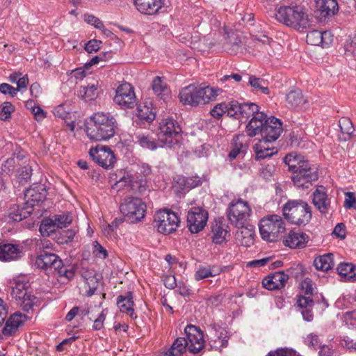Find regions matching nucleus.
<instances>
[{
    "instance_id": "15",
    "label": "nucleus",
    "mask_w": 356,
    "mask_h": 356,
    "mask_svg": "<svg viewBox=\"0 0 356 356\" xmlns=\"http://www.w3.org/2000/svg\"><path fill=\"white\" fill-rule=\"evenodd\" d=\"M261 124L255 131V136L260 134L261 139L266 141H275L283 131L282 122L273 116L262 118Z\"/></svg>"
},
{
    "instance_id": "18",
    "label": "nucleus",
    "mask_w": 356,
    "mask_h": 356,
    "mask_svg": "<svg viewBox=\"0 0 356 356\" xmlns=\"http://www.w3.org/2000/svg\"><path fill=\"white\" fill-rule=\"evenodd\" d=\"M208 212L201 207L191 208L187 214V225L191 233L202 231L207 222Z\"/></svg>"
},
{
    "instance_id": "36",
    "label": "nucleus",
    "mask_w": 356,
    "mask_h": 356,
    "mask_svg": "<svg viewBox=\"0 0 356 356\" xmlns=\"http://www.w3.org/2000/svg\"><path fill=\"white\" fill-rule=\"evenodd\" d=\"M32 212L33 209L31 206L25 204L24 207H19L16 205L10 208L9 217L13 221L19 222L23 219L28 218Z\"/></svg>"
},
{
    "instance_id": "42",
    "label": "nucleus",
    "mask_w": 356,
    "mask_h": 356,
    "mask_svg": "<svg viewBox=\"0 0 356 356\" xmlns=\"http://www.w3.org/2000/svg\"><path fill=\"white\" fill-rule=\"evenodd\" d=\"M135 138L136 143H138L143 148L154 150L158 146H161V145L156 142L155 139L149 135L138 133L136 134Z\"/></svg>"
},
{
    "instance_id": "25",
    "label": "nucleus",
    "mask_w": 356,
    "mask_h": 356,
    "mask_svg": "<svg viewBox=\"0 0 356 356\" xmlns=\"http://www.w3.org/2000/svg\"><path fill=\"white\" fill-rule=\"evenodd\" d=\"M289 279L283 271H277L266 277L262 281L263 286L268 290H276L284 287Z\"/></svg>"
},
{
    "instance_id": "22",
    "label": "nucleus",
    "mask_w": 356,
    "mask_h": 356,
    "mask_svg": "<svg viewBox=\"0 0 356 356\" xmlns=\"http://www.w3.org/2000/svg\"><path fill=\"white\" fill-rule=\"evenodd\" d=\"M134 4L139 13L149 16L157 15L163 6L161 0H134Z\"/></svg>"
},
{
    "instance_id": "14",
    "label": "nucleus",
    "mask_w": 356,
    "mask_h": 356,
    "mask_svg": "<svg viewBox=\"0 0 356 356\" xmlns=\"http://www.w3.org/2000/svg\"><path fill=\"white\" fill-rule=\"evenodd\" d=\"M154 218V226L159 233L170 234L178 227L179 217L177 213L169 209L158 211Z\"/></svg>"
},
{
    "instance_id": "11",
    "label": "nucleus",
    "mask_w": 356,
    "mask_h": 356,
    "mask_svg": "<svg viewBox=\"0 0 356 356\" xmlns=\"http://www.w3.org/2000/svg\"><path fill=\"white\" fill-rule=\"evenodd\" d=\"M251 212L248 203L238 199L236 201H232L229 204L227 214L232 225L236 227H241L247 225Z\"/></svg>"
},
{
    "instance_id": "20",
    "label": "nucleus",
    "mask_w": 356,
    "mask_h": 356,
    "mask_svg": "<svg viewBox=\"0 0 356 356\" xmlns=\"http://www.w3.org/2000/svg\"><path fill=\"white\" fill-rule=\"evenodd\" d=\"M47 191L44 185L40 184L29 188L24 193L25 204L31 206L33 210V207L40 202H43L47 197Z\"/></svg>"
},
{
    "instance_id": "33",
    "label": "nucleus",
    "mask_w": 356,
    "mask_h": 356,
    "mask_svg": "<svg viewBox=\"0 0 356 356\" xmlns=\"http://www.w3.org/2000/svg\"><path fill=\"white\" fill-rule=\"evenodd\" d=\"M236 238L241 241V244L246 247H250L254 243V231L252 226L237 227Z\"/></svg>"
},
{
    "instance_id": "62",
    "label": "nucleus",
    "mask_w": 356,
    "mask_h": 356,
    "mask_svg": "<svg viewBox=\"0 0 356 356\" xmlns=\"http://www.w3.org/2000/svg\"><path fill=\"white\" fill-rule=\"evenodd\" d=\"M29 81L27 74L21 76L17 79L16 90L17 92H24L26 90Z\"/></svg>"
},
{
    "instance_id": "49",
    "label": "nucleus",
    "mask_w": 356,
    "mask_h": 356,
    "mask_svg": "<svg viewBox=\"0 0 356 356\" xmlns=\"http://www.w3.org/2000/svg\"><path fill=\"white\" fill-rule=\"evenodd\" d=\"M339 125L342 134L346 136L344 139L350 138L354 131V127L351 120L348 118L343 117L339 120Z\"/></svg>"
},
{
    "instance_id": "8",
    "label": "nucleus",
    "mask_w": 356,
    "mask_h": 356,
    "mask_svg": "<svg viewBox=\"0 0 356 356\" xmlns=\"http://www.w3.org/2000/svg\"><path fill=\"white\" fill-rule=\"evenodd\" d=\"M285 223L278 215H270L262 218L259 222V232L261 238L268 242L277 241L280 234L284 232Z\"/></svg>"
},
{
    "instance_id": "24",
    "label": "nucleus",
    "mask_w": 356,
    "mask_h": 356,
    "mask_svg": "<svg viewBox=\"0 0 356 356\" xmlns=\"http://www.w3.org/2000/svg\"><path fill=\"white\" fill-rule=\"evenodd\" d=\"M332 35L330 31H321L312 30L307 34L306 41L311 45H321L327 47L332 42Z\"/></svg>"
},
{
    "instance_id": "6",
    "label": "nucleus",
    "mask_w": 356,
    "mask_h": 356,
    "mask_svg": "<svg viewBox=\"0 0 356 356\" xmlns=\"http://www.w3.org/2000/svg\"><path fill=\"white\" fill-rule=\"evenodd\" d=\"M30 284L25 277L14 278L10 282L11 295L13 298L19 300V304L24 312L32 311L34 307L40 305L39 299L28 292Z\"/></svg>"
},
{
    "instance_id": "55",
    "label": "nucleus",
    "mask_w": 356,
    "mask_h": 356,
    "mask_svg": "<svg viewBox=\"0 0 356 356\" xmlns=\"http://www.w3.org/2000/svg\"><path fill=\"white\" fill-rule=\"evenodd\" d=\"M33 104V101H31V100L27 101L26 103V106L28 109H30L32 113L35 116V119L37 121H42L46 117L45 112L43 111L42 108H41L38 106H34V107H29V104Z\"/></svg>"
},
{
    "instance_id": "59",
    "label": "nucleus",
    "mask_w": 356,
    "mask_h": 356,
    "mask_svg": "<svg viewBox=\"0 0 356 356\" xmlns=\"http://www.w3.org/2000/svg\"><path fill=\"white\" fill-rule=\"evenodd\" d=\"M345 196L344 207L346 209H355L356 198L355 194L352 192H348L345 194Z\"/></svg>"
},
{
    "instance_id": "9",
    "label": "nucleus",
    "mask_w": 356,
    "mask_h": 356,
    "mask_svg": "<svg viewBox=\"0 0 356 356\" xmlns=\"http://www.w3.org/2000/svg\"><path fill=\"white\" fill-rule=\"evenodd\" d=\"M181 129L179 123L172 118L163 119L159 123L158 140L161 143V146L167 145L171 147L178 142Z\"/></svg>"
},
{
    "instance_id": "51",
    "label": "nucleus",
    "mask_w": 356,
    "mask_h": 356,
    "mask_svg": "<svg viewBox=\"0 0 356 356\" xmlns=\"http://www.w3.org/2000/svg\"><path fill=\"white\" fill-rule=\"evenodd\" d=\"M54 224L57 228L66 227L72 221V218L69 213L55 215L52 217Z\"/></svg>"
},
{
    "instance_id": "47",
    "label": "nucleus",
    "mask_w": 356,
    "mask_h": 356,
    "mask_svg": "<svg viewBox=\"0 0 356 356\" xmlns=\"http://www.w3.org/2000/svg\"><path fill=\"white\" fill-rule=\"evenodd\" d=\"M56 229L52 218H45L42 220L40 225V232L43 236H49L51 233H53Z\"/></svg>"
},
{
    "instance_id": "10",
    "label": "nucleus",
    "mask_w": 356,
    "mask_h": 356,
    "mask_svg": "<svg viewBox=\"0 0 356 356\" xmlns=\"http://www.w3.org/2000/svg\"><path fill=\"white\" fill-rule=\"evenodd\" d=\"M314 284L312 280L306 278L301 282L302 290L306 296H299L297 298L296 305L299 307L302 318L307 322L314 318L313 307L314 302L312 298L314 292Z\"/></svg>"
},
{
    "instance_id": "23",
    "label": "nucleus",
    "mask_w": 356,
    "mask_h": 356,
    "mask_svg": "<svg viewBox=\"0 0 356 356\" xmlns=\"http://www.w3.org/2000/svg\"><path fill=\"white\" fill-rule=\"evenodd\" d=\"M27 319L28 317L26 314H23L19 312H16L7 320L2 329L3 334L6 337L12 336Z\"/></svg>"
},
{
    "instance_id": "16",
    "label": "nucleus",
    "mask_w": 356,
    "mask_h": 356,
    "mask_svg": "<svg viewBox=\"0 0 356 356\" xmlns=\"http://www.w3.org/2000/svg\"><path fill=\"white\" fill-rule=\"evenodd\" d=\"M318 178L316 168L309 162L302 163V166L292 174L291 179L298 188H309Z\"/></svg>"
},
{
    "instance_id": "12",
    "label": "nucleus",
    "mask_w": 356,
    "mask_h": 356,
    "mask_svg": "<svg viewBox=\"0 0 356 356\" xmlns=\"http://www.w3.org/2000/svg\"><path fill=\"white\" fill-rule=\"evenodd\" d=\"M241 121L243 120H248L252 117L248 124L246 125L247 134L253 137L255 136V131L258 130L259 125H261V120L262 118L266 117V115L261 111H259V107L254 103H241Z\"/></svg>"
},
{
    "instance_id": "61",
    "label": "nucleus",
    "mask_w": 356,
    "mask_h": 356,
    "mask_svg": "<svg viewBox=\"0 0 356 356\" xmlns=\"http://www.w3.org/2000/svg\"><path fill=\"white\" fill-rule=\"evenodd\" d=\"M101 44L100 40H91L86 44L85 49L88 53L96 52L100 49Z\"/></svg>"
},
{
    "instance_id": "63",
    "label": "nucleus",
    "mask_w": 356,
    "mask_h": 356,
    "mask_svg": "<svg viewBox=\"0 0 356 356\" xmlns=\"http://www.w3.org/2000/svg\"><path fill=\"white\" fill-rule=\"evenodd\" d=\"M0 92L4 95H10L12 97H15L17 93L16 88L6 83L0 84Z\"/></svg>"
},
{
    "instance_id": "39",
    "label": "nucleus",
    "mask_w": 356,
    "mask_h": 356,
    "mask_svg": "<svg viewBox=\"0 0 356 356\" xmlns=\"http://www.w3.org/2000/svg\"><path fill=\"white\" fill-rule=\"evenodd\" d=\"M248 83L252 88V90L255 92H261L265 95H268L269 93L268 82L262 78L257 77L254 75H250L248 79Z\"/></svg>"
},
{
    "instance_id": "46",
    "label": "nucleus",
    "mask_w": 356,
    "mask_h": 356,
    "mask_svg": "<svg viewBox=\"0 0 356 356\" xmlns=\"http://www.w3.org/2000/svg\"><path fill=\"white\" fill-rule=\"evenodd\" d=\"M284 161L293 174L296 172V170H298L302 166V163L309 162L308 161L301 159L299 156H294L293 154L286 155Z\"/></svg>"
},
{
    "instance_id": "7",
    "label": "nucleus",
    "mask_w": 356,
    "mask_h": 356,
    "mask_svg": "<svg viewBox=\"0 0 356 356\" xmlns=\"http://www.w3.org/2000/svg\"><path fill=\"white\" fill-rule=\"evenodd\" d=\"M35 265L42 269L57 271L59 275L69 280L74 276V266H65L58 256L54 253L44 252L40 254L35 259Z\"/></svg>"
},
{
    "instance_id": "54",
    "label": "nucleus",
    "mask_w": 356,
    "mask_h": 356,
    "mask_svg": "<svg viewBox=\"0 0 356 356\" xmlns=\"http://www.w3.org/2000/svg\"><path fill=\"white\" fill-rule=\"evenodd\" d=\"M75 234L73 229L63 230L57 236V242L60 244L69 243L73 241Z\"/></svg>"
},
{
    "instance_id": "64",
    "label": "nucleus",
    "mask_w": 356,
    "mask_h": 356,
    "mask_svg": "<svg viewBox=\"0 0 356 356\" xmlns=\"http://www.w3.org/2000/svg\"><path fill=\"white\" fill-rule=\"evenodd\" d=\"M306 341L309 346L316 349L318 347H321V342L318 335L315 334H310L306 338Z\"/></svg>"
},
{
    "instance_id": "37",
    "label": "nucleus",
    "mask_w": 356,
    "mask_h": 356,
    "mask_svg": "<svg viewBox=\"0 0 356 356\" xmlns=\"http://www.w3.org/2000/svg\"><path fill=\"white\" fill-rule=\"evenodd\" d=\"M222 90L219 88H214L210 86L204 88L198 87V93L201 104H205L210 101L214 100L216 97L221 92Z\"/></svg>"
},
{
    "instance_id": "19",
    "label": "nucleus",
    "mask_w": 356,
    "mask_h": 356,
    "mask_svg": "<svg viewBox=\"0 0 356 356\" xmlns=\"http://www.w3.org/2000/svg\"><path fill=\"white\" fill-rule=\"evenodd\" d=\"M89 154L95 163L106 169L112 168L115 162L113 152L106 146L97 145L92 147Z\"/></svg>"
},
{
    "instance_id": "41",
    "label": "nucleus",
    "mask_w": 356,
    "mask_h": 356,
    "mask_svg": "<svg viewBox=\"0 0 356 356\" xmlns=\"http://www.w3.org/2000/svg\"><path fill=\"white\" fill-rule=\"evenodd\" d=\"M338 273L345 279L356 281V268L350 263H341L337 266Z\"/></svg>"
},
{
    "instance_id": "38",
    "label": "nucleus",
    "mask_w": 356,
    "mask_h": 356,
    "mask_svg": "<svg viewBox=\"0 0 356 356\" xmlns=\"http://www.w3.org/2000/svg\"><path fill=\"white\" fill-rule=\"evenodd\" d=\"M133 184L132 175L125 171L120 170L119 174L116 175V181L113 188L119 191L122 187H126L130 191L132 190Z\"/></svg>"
},
{
    "instance_id": "58",
    "label": "nucleus",
    "mask_w": 356,
    "mask_h": 356,
    "mask_svg": "<svg viewBox=\"0 0 356 356\" xmlns=\"http://www.w3.org/2000/svg\"><path fill=\"white\" fill-rule=\"evenodd\" d=\"M93 254L102 259H105L108 257L107 250L97 241H95L93 244Z\"/></svg>"
},
{
    "instance_id": "44",
    "label": "nucleus",
    "mask_w": 356,
    "mask_h": 356,
    "mask_svg": "<svg viewBox=\"0 0 356 356\" xmlns=\"http://www.w3.org/2000/svg\"><path fill=\"white\" fill-rule=\"evenodd\" d=\"M216 334L211 341L213 342L211 346L214 348L218 349L226 347L228 344V337L227 336V331L221 327L215 330Z\"/></svg>"
},
{
    "instance_id": "60",
    "label": "nucleus",
    "mask_w": 356,
    "mask_h": 356,
    "mask_svg": "<svg viewBox=\"0 0 356 356\" xmlns=\"http://www.w3.org/2000/svg\"><path fill=\"white\" fill-rule=\"evenodd\" d=\"M15 168V159L13 158L8 159L5 161L1 166V170L3 173L9 175L13 172Z\"/></svg>"
},
{
    "instance_id": "50",
    "label": "nucleus",
    "mask_w": 356,
    "mask_h": 356,
    "mask_svg": "<svg viewBox=\"0 0 356 356\" xmlns=\"http://www.w3.org/2000/svg\"><path fill=\"white\" fill-rule=\"evenodd\" d=\"M344 51L346 56H356V34L348 35L344 43Z\"/></svg>"
},
{
    "instance_id": "17",
    "label": "nucleus",
    "mask_w": 356,
    "mask_h": 356,
    "mask_svg": "<svg viewBox=\"0 0 356 356\" xmlns=\"http://www.w3.org/2000/svg\"><path fill=\"white\" fill-rule=\"evenodd\" d=\"M113 101L122 108H133L136 104L134 87L127 82L121 83L116 89Z\"/></svg>"
},
{
    "instance_id": "26",
    "label": "nucleus",
    "mask_w": 356,
    "mask_h": 356,
    "mask_svg": "<svg viewBox=\"0 0 356 356\" xmlns=\"http://www.w3.org/2000/svg\"><path fill=\"white\" fill-rule=\"evenodd\" d=\"M180 101L184 104L196 106L201 104L198 93V87L194 85H189L179 92Z\"/></svg>"
},
{
    "instance_id": "13",
    "label": "nucleus",
    "mask_w": 356,
    "mask_h": 356,
    "mask_svg": "<svg viewBox=\"0 0 356 356\" xmlns=\"http://www.w3.org/2000/svg\"><path fill=\"white\" fill-rule=\"evenodd\" d=\"M120 209L131 222H136L145 217L146 205L140 198L127 197L121 203Z\"/></svg>"
},
{
    "instance_id": "31",
    "label": "nucleus",
    "mask_w": 356,
    "mask_h": 356,
    "mask_svg": "<svg viewBox=\"0 0 356 356\" xmlns=\"http://www.w3.org/2000/svg\"><path fill=\"white\" fill-rule=\"evenodd\" d=\"M270 143H271L261 139L254 144L253 149L255 153V159L257 160L270 157L277 152L274 148L270 147Z\"/></svg>"
},
{
    "instance_id": "29",
    "label": "nucleus",
    "mask_w": 356,
    "mask_h": 356,
    "mask_svg": "<svg viewBox=\"0 0 356 356\" xmlns=\"http://www.w3.org/2000/svg\"><path fill=\"white\" fill-rule=\"evenodd\" d=\"M213 241L216 244L223 243L229 234V226L223 219L216 220L212 225Z\"/></svg>"
},
{
    "instance_id": "27",
    "label": "nucleus",
    "mask_w": 356,
    "mask_h": 356,
    "mask_svg": "<svg viewBox=\"0 0 356 356\" xmlns=\"http://www.w3.org/2000/svg\"><path fill=\"white\" fill-rule=\"evenodd\" d=\"M313 204L321 213L328 212L330 200L324 186H318L313 193Z\"/></svg>"
},
{
    "instance_id": "34",
    "label": "nucleus",
    "mask_w": 356,
    "mask_h": 356,
    "mask_svg": "<svg viewBox=\"0 0 356 356\" xmlns=\"http://www.w3.org/2000/svg\"><path fill=\"white\" fill-rule=\"evenodd\" d=\"M154 93L161 99L165 101L170 95V89L163 78L156 76L152 83Z\"/></svg>"
},
{
    "instance_id": "43",
    "label": "nucleus",
    "mask_w": 356,
    "mask_h": 356,
    "mask_svg": "<svg viewBox=\"0 0 356 356\" xmlns=\"http://www.w3.org/2000/svg\"><path fill=\"white\" fill-rule=\"evenodd\" d=\"M149 105L151 103L145 102L143 104H139L137 107V116L141 120L147 122H152L155 118V113L153 112L152 108Z\"/></svg>"
},
{
    "instance_id": "21",
    "label": "nucleus",
    "mask_w": 356,
    "mask_h": 356,
    "mask_svg": "<svg viewBox=\"0 0 356 356\" xmlns=\"http://www.w3.org/2000/svg\"><path fill=\"white\" fill-rule=\"evenodd\" d=\"M23 255L22 246L12 243H0V261H17L20 259Z\"/></svg>"
},
{
    "instance_id": "28",
    "label": "nucleus",
    "mask_w": 356,
    "mask_h": 356,
    "mask_svg": "<svg viewBox=\"0 0 356 356\" xmlns=\"http://www.w3.org/2000/svg\"><path fill=\"white\" fill-rule=\"evenodd\" d=\"M308 239V235L303 232L290 231L284 240V244L291 248H303Z\"/></svg>"
},
{
    "instance_id": "3",
    "label": "nucleus",
    "mask_w": 356,
    "mask_h": 356,
    "mask_svg": "<svg viewBox=\"0 0 356 356\" xmlns=\"http://www.w3.org/2000/svg\"><path fill=\"white\" fill-rule=\"evenodd\" d=\"M116 121L109 113H94L86 124V133L92 140H106L115 135Z\"/></svg>"
},
{
    "instance_id": "5",
    "label": "nucleus",
    "mask_w": 356,
    "mask_h": 356,
    "mask_svg": "<svg viewBox=\"0 0 356 356\" xmlns=\"http://www.w3.org/2000/svg\"><path fill=\"white\" fill-rule=\"evenodd\" d=\"M284 218L298 226L307 225L312 219V210L307 202L302 200H289L282 208Z\"/></svg>"
},
{
    "instance_id": "32",
    "label": "nucleus",
    "mask_w": 356,
    "mask_h": 356,
    "mask_svg": "<svg viewBox=\"0 0 356 356\" xmlns=\"http://www.w3.org/2000/svg\"><path fill=\"white\" fill-rule=\"evenodd\" d=\"M316 7L322 17H326L335 15L339 10L336 0H315Z\"/></svg>"
},
{
    "instance_id": "40",
    "label": "nucleus",
    "mask_w": 356,
    "mask_h": 356,
    "mask_svg": "<svg viewBox=\"0 0 356 356\" xmlns=\"http://www.w3.org/2000/svg\"><path fill=\"white\" fill-rule=\"evenodd\" d=\"M286 101L291 108L299 107L306 102V99L300 90L290 91L286 95Z\"/></svg>"
},
{
    "instance_id": "45",
    "label": "nucleus",
    "mask_w": 356,
    "mask_h": 356,
    "mask_svg": "<svg viewBox=\"0 0 356 356\" xmlns=\"http://www.w3.org/2000/svg\"><path fill=\"white\" fill-rule=\"evenodd\" d=\"M243 136H236L232 141V149L229 154L230 159H234L240 154H243L246 150V145L243 143Z\"/></svg>"
},
{
    "instance_id": "48",
    "label": "nucleus",
    "mask_w": 356,
    "mask_h": 356,
    "mask_svg": "<svg viewBox=\"0 0 356 356\" xmlns=\"http://www.w3.org/2000/svg\"><path fill=\"white\" fill-rule=\"evenodd\" d=\"M219 274L218 270H215L214 267H200L195 273V279L197 281L210 277H215Z\"/></svg>"
},
{
    "instance_id": "2",
    "label": "nucleus",
    "mask_w": 356,
    "mask_h": 356,
    "mask_svg": "<svg viewBox=\"0 0 356 356\" xmlns=\"http://www.w3.org/2000/svg\"><path fill=\"white\" fill-rule=\"evenodd\" d=\"M184 332L186 337L177 338L162 356H183L187 350L191 353L197 354L204 348L203 332L197 327L188 325Z\"/></svg>"
},
{
    "instance_id": "52",
    "label": "nucleus",
    "mask_w": 356,
    "mask_h": 356,
    "mask_svg": "<svg viewBox=\"0 0 356 356\" xmlns=\"http://www.w3.org/2000/svg\"><path fill=\"white\" fill-rule=\"evenodd\" d=\"M227 115L241 121V103L236 101L228 102Z\"/></svg>"
},
{
    "instance_id": "57",
    "label": "nucleus",
    "mask_w": 356,
    "mask_h": 356,
    "mask_svg": "<svg viewBox=\"0 0 356 356\" xmlns=\"http://www.w3.org/2000/svg\"><path fill=\"white\" fill-rule=\"evenodd\" d=\"M84 97L87 100H92L97 95V85L89 84L83 88Z\"/></svg>"
},
{
    "instance_id": "30",
    "label": "nucleus",
    "mask_w": 356,
    "mask_h": 356,
    "mask_svg": "<svg viewBox=\"0 0 356 356\" xmlns=\"http://www.w3.org/2000/svg\"><path fill=\"white\" fill-rule=\"evenodd\" d=\"M117 305L121 312L127 314L131 318H136L134 306L133 293L131 291L127 292L125 296H119Z\"/></svg>"
},
{
    "instance_id": "53",
    "label": "nucleus",
    "mask_w": 356,
    "mask_h": 356,
    "mask_svg": "<svg viewBox=\"0 0 356 356\" xmlns=\"http://www.w3.org/2000/svg\"><path fill=\"white\" fill-rule=\"evenodd\" d=\"M228 103L222 102L217 104L210 111L214 118L219 120L225 113L227 114Z\"/></svg>"
},
{
    "instance_id": "35",
    "label": "nucleus",
    "mask_w": 356,
    "mask_h": 356,
    "mask_svg": "<svg viewBox=\"0 0 356 356\" xmlns=\"http://www.w3.org/2000/svg\"><path fill=\"white\" fill-rule=\"evenodd\" d=\"M314 265L317 270L328 271L334 267V254L327 253L317 257L314 261Z\"/></svg>"
},
{
    "instance_id": "1",
    "label": "nucleus",
    "mask_w": 356,
    "mask_h": 356,
    "mask_svg": "<svg viewBox=\"0 0 356 356\" xmlns=\"http://www.w3.org/2000/svg\"><path fill=\"white\" fill-rule=\"evenodd\" d=\"M184 332L186 337L177 338L162 356H183L187 350L191 353L197 354L204 348L203 332L197 327L188 325Z\"/></svg>"
},
{
    "instance_id": "56",
    "label": "nucleus",
    "mask_w": 356,
    "mask_h": 356,
    "mask_svg": "<svg viewBox=\"0 0 356 356\" xmlns=\"http://www.w3.org/2000/svg\"><path fill=\"white\" fill-rule=\"evenodd\" d=\"M14 111L13 106L9 102H5L2 107L0 108V120H6Z\"/></svg>"
},
{
    "instance_id": "4",
    "label": "nucleus",
    "mask_w": 356,
    "mask_h": 356,
    "mask_svg": "<svg viewBox=\"0 0 356 356\" xmlns=\"http://www.w3.org/2000/svg\"><path fill=\"white\" fill-rule=\"evenodd\" d=\"M275 19L280 23L298 31H303L310 26L308 15L298 6H280L276 10Z\"/></svg>"
}]
</instances>
